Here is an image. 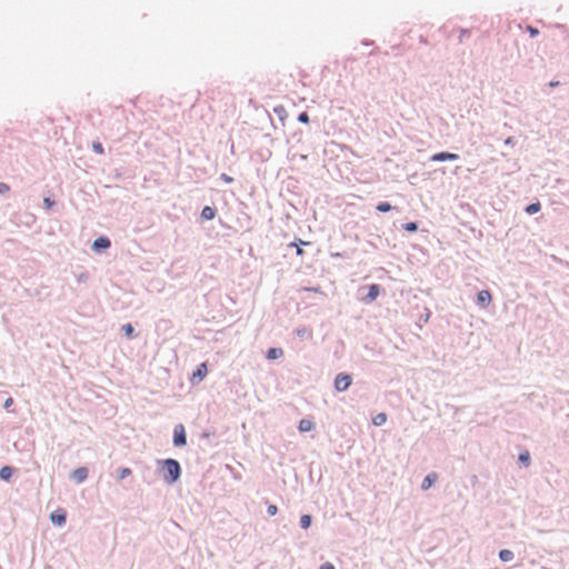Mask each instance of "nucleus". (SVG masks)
Masks as SVG:
<instances>
[{"label":"nucleus","instance_id":"1","mask_svg":"<svg viewBox=\"0 0 569 569\" xmlns=\"http://www.w3.org/2000/svg\"><path fill=\"white\" fill-rule=\"evenodd\" d=\"M161 470L163 472V479L168 483L176 482L180 477V465L174 459H166L161 462Z\"/></svg>","mask_w":569,"mask_h":569},{"label":"nucleus","instance_id":"2","mask_svg":"<svg viewBox=\"0 0 569 569\" xmlns=\"http://www.w3.org/2000/svg\"><path fill=\"white\" fill-rule=\"evenodd\" d=\"M351 382L352 378L350 375L339 373L335 379V388L338 391H345L350 387Z\"/></svg>","mask_w":569,"mask_h":569},{"label":"nucleus","instance_id":"3","mask_svg":"<svg viewBox=\"0 0 569 569\" xmlns=\"http://www.w3.org/2000/svg\"><path fill=\"white\" fill-rule=\"evenodd\" d=\"M173 443L177 447H181L187 443L186 430L182 425H177L174 427Z\"/></svg>","mask_w":569,"mask_h":569},{"label":"nucleus","instance_id":"4","mask_svg":"<svg viewBox=\"0 0 569 569\" xmlns=\"http://www.w3.org/2000/svg\"><path fill=\"white\" fill-rule=\"evenodd\" d=\"M492 297L490 291L488 290H481L477 296V302L480 307L486 308L491 302Z\"/></svg>","mask_w":569,"mask_h":569},{"label":"nucleus","instance_id":"5","mask_svg":"<svg viewBox=\"0 0 569 569\" xmlns=\"http://www.w3.org/2000/svg\"><path fill=\"white\" fill-rule=\"evenodd\" d=\"M208 373L207 363L202 362L198 366L197 370L192 373L191 381H201Z\"/></svg>","mask_w":569,"mask_h":569},{"label":"nucleus","instance_id":"6","mask_svg":"<svg viewBox=\"0 0 569 569\" xmlns=\"http://www.w3.org/2000/svg\"><path fill=\"white\" fill-rule=\"evenodd\" d=\"M51 521L57 526H62L66 522V512L61 509L51 513Z\"/></svg>","mask_w":569,"mask_h":569},{"label":"nucleus","instance_id":"7","mask_svg":"<svg viewBox=\"0 0 569 569\" xmlns=\"http://www.w3.org/2000/svg\"><path fill=\"white\" fill-rule=\"evenodd\" d=\"M456 159H458V154L450 153V152H439V153H435L431 157L432 161H447V160H456Z\"/></svg>","mask_w":569,"mask_h":569},{"label":"nucleus","instance_id":"8","mask_svg":"<svg viewBox=\"0 0 569 569\" xmlns=\"http://www.w3.org/2000/svg\"><path fill=\"white\" fill-rule=\"evenodd\" d=\"M111 242L107 237H99L93 241L92 248L97 251L101 249H108Z\"/></svg>","mask_w":569,"mask_h":569},{"label":"nucleus","instance_id":"9","mask_svg":"<svg viewBox=\"0 0 569 569\" xmlns=\"http://www.w3.org/2000/svg\"><path fill=\"white\" fill-rule=\"evenodd\" d=\"M88 477V469L84 468V467H80V468H77L76 470H73L72 472V478L77 481V482H82L87 479Z\"/></svg>","mask_w":569,"mask_h":569},{"label":"nucleus","instance_id":"10","mask_svg":"<svg viewBox=\"0 0 569 569\" xmlns=\"http://www.w3.org/2000/svg\"><path fill=\"white\" fill-rule=\"evenodd\" d=\"M437 479L438 475L436 472L429 473L421 483L422 490L429 489L435 483V481H437Z\"/></svg>","mask_w":569,"mask_h":569},{"label":"nucleus","instance_id":"11","mask_svg":"<svg viewBox=\"0 0 569 569\" xmlns=\"http://www.w3.org/2000/svg\"><path fill=\"white\" fill-rule=\"evenodd\" d=\"M315 427V423L312 420L310 419H301L299 421V426H298V429L300 432H308L310 430H312Z\"/></svg>","mask_w":569,"mask_h":569},{"label":"nucleus","instance_id":"12","mask_svg":"<svg viewBox=\"0 0 569 569\" xmlns=\"http://www.w3.org/2000/svg\"><path fill=\"white\" fill-rule=\"evenodd\" d=\"M283 356V350L281 348H270L267 351V358L269 360H274L281 358Z\"/></svg>","mask_w":569,"mask_h":569},{"label":"nucleus","instance_id":"13","mask_svg":"<svg viewBox=\"0 0 569 569\" xmlns=\"http://www.w3.org/2000/svg\"><path fill=\"white\" fill-rule=\"evenodd\" d=\"M380 293V288L378 284H371L369 287V292H368V296H367V300L368 301H373L377 299V297L379 296Z\"/></svg>","mask_w":569,"mask_h":569},{"label":"nucleus","instance_id":"14","mask_svg":"<svg viewBox=\"0 0 569 569\" xmlns=\"http://www.w3.org/2000/svg\"><path fill=\"white\" fill-rule=\"evenodd\" d=\"M201 217L206 220H211L216 217V210L212 207H204L201 211Z\"/></svg>","mask_w":569,"mask_h":569},{"label":"nucleus","instance_id":"15","mask_svg":"<svg viewBox=\"0 0 569 569\" xmlns=\"http://www.w3.org/2000/svg\"><path fill=\"white\" fill-rule=\"evenodd\" d=\"M13 475V469L9 466H4L0 469V478L8 481Z\"/></svg>","mask_w":569,"mask_h":569},{"label":"nucleus","instance_id":"16","mask_svg":"<svg viewBox=\"0 0 569 569\" xmlns=\"http://www.w3.org/2000/svg\"><path fill=\"white\" fill-rule=\"evenodd\" d=\"M499 558L502 561H510L513 559V552L508 549H503L499 552Z\"/></svg>","mask_w":569,"mask_h":569},{"label":"nucleus","instance_id":"17","mask_svg":"<svg viewBox=\"0 0 569 569\" xmlns=\"http://www.w3.org/2000/svg\"><path fill=\"white\" fill-rule=\"evenodd\" d=\"M540 208H541L540 203L539 202H535V203L529 204L526 208V212L529 213V214H533V213H537L540 210Z\"/></svg>","mask_w":569,"mask_h":569},{"label":"nucleus","instance_id":"18","mask_svg":"<svg viewBox=\"0 0 569 569\" xmlns=\"http://www.w3.org/2000/svg\"><path fill=\"white\" fill-rule=\"evenodd\" d=\"M310 525H311V517L309 515H303L300 518V526H301V528L307 529V528L310 527Z\"/></svg>","mask_w":569,"mask_h":569},{"label":"nucleus","instance_id":"19","mask_svg":"<svg viewBox=\"0 0 569 569\" xmlns=\"http://www.w3.org/2000/svg\"><path fill=\"white\" fill-rule=\"evenodd\" d=\"M387 421V416L385 413H378L375 418H373V423L376 426H381L383 425L385 422Z\"/></svg>","mask_w":569,"mask_h":569},{"label":"nucleus","instance_id":"20","mask_svg":"<svg viewBox=\"0 0 569 569\" xmlns=\"http://www.w3.org/2000/svg\"><path fill=\"white\" fill-rule=\"evenodd\" d=\"M392 209L391 204L388 202H381L377 206V210L380 212H388Z\"/></svg>","mask_w":569,"mask_h":569},{"label":"nucleus","instance_id":"21","mask_svg":"<svg viewBox=\"0 0 569 569\" xmlns=\"http://www.w3.org/2000/svg\"><path fill=\"white\" fill-rule=\"evenodd\" d=\"M519 460L523 463V465H529V461H530V455L528 451H525V452H521L519 455Z\"/></svg>","mask_w":569,"mask_h":569},{"label":"nucleus","instance_id":"22","mask_svg":"<svg viewBox=\"0 0 569 569\" xmlns=\"http://www.w3.org/2000/svg\"><path fill=\"white\" fill-rule=\"evenodd\" d=\"M403 229L409 232H415V231H417L418 226L416 222H408V223L403 224Z\"/></svg>","mask_w":569,"mask_h":569},{"label":"nucleus","instance_id":"23","mask_svg":"<svg viewBox=\"0 0 569 569\" xmlns=\"http://www.w3.org/2000/svg\"><path fill=\"white\" fill-rule=\"evenodd\" d=\"M122 329L128 338H132L133 327L130 323L124 325Z\"/></svg>","mask_w":569,"mask_h":569},{"label":"nucleus","instance_id":"24","mask_svg":"<svg viewBox=\"0 0 569 569\" xmlns=\"http://www.w3.org/2000/svg\"><path fill=\"white\" fill-rule=\"evenodd\" d=\"M92 149H93V151H94L96 153H98V154H102V153H103V147H102V144H101L100 142H98V141H94V142L92 143Z\"/></svg>","mask_w":569,"mask_h":569},{"label":"nucleus","instance_id":"25","mask_svg":"<svg viewBox=\"0 0 569 569\" xmlns=\"http://www.w3.org/2000/svg\"><path fill=\"white\" fill-rule=\"evenodd\" d=\"M131 475V470L129 468H122L119 471V479H124L126 477Z\"/></svg>","mask_w":569,"mask_h":569},{"label":"nucleus","instance_id":"26","mask_svg":"<svg viewBox=\"0 0 569 569\" xmlns=\"http://www.w3.org/2000/svg\"><path fill=\"white\" fill-rule=\"evenodd\" d=\"M9 191H10V187L4 182H0V194H4Z\"/></svg>","mask_w":569,"mask_h":569},{"label":"nucleus","instance_id":"27","mask_svg":"<svg viewBox=\"0 0 569 569\" xmlns=\"http://www.w3.org/2000/svg\"><path fill=\"white\" fill-rule=\"evenodd\" d=\"M277 512H278V507H277V506H274V505H270V506L268 507V513H269V516H274V515H277Z\"/></svg>","mask_w":569,"mask_h":569},{"label":"nucleus","instance_id":"28","mask_svg":"<svg viewBox=\"0 0 569 569\" xmlns=\"http://www.w3.org/2000/svg\"><path fill=\"white\" fill-rule=\"evenodd\" d=\"M527 30H528V32H529V34H530L531 37H536V36L539 33L538 29H536V28H533V27H531V26H528V27H527Z\"/></svg>","mask_w":569,"mask_h":569},{"label":"nucleus","instance_id":"29","mask_svg":"<svg viewBox=\"0 0 569 569\" xmlns=\"http://www.w3.org/2000/svg\"><path fill=\"white\" fill-rule=\"evenodd\" d=\"M299 121L300 122H303V123H308L309 122V116L306 113V112H302L300 116H299Z\"/></svg>","mask_w":569,"mask_h":569},{"label":"nucleus","instance_id":"30","mask_svg":"<svg viewBox=\"0 0 569 569\" xmlns=\"http://www.w3.org/2000/svg\"><path fill=\"white\" fill-rule=\"evenodd\" d=\"M290 246L297 248V254L298 256H302L303 254V250L300 248V246L298 243L292 242V243H290Z\"/></svg>","mask_w":569,"mask_h":569},{"label":"nucleus","instance_id":"31","mask_svg":"<svg viewBox=\"0 0 569 569\" xmlns=\"http://www.w3.org/2000/svg\"><path fill=\"white\" fill-rule=\"evenodd\" d=\"M320 569H335V566L330 562H325L321 565Z\"/></svg>","mask_w":569,"mask_h":569},{"label":"nucleus","instance_id":"32","mask_svg":"<svg viewBox=\"0 0 569 569\" xmlns=\"http://www.w3.org/2000/svg\"><path fill=\"white\" fill-rule=\"evenodd\" d=\"M43 202L48 209H50L53 206V201L50 200L49 198H46Z\"/></svg>","mask_w":569,"mask_h":569},{"label":"nucleus","instance_id":"33","mask_svg":"<svg viewBox=\"0 0 569 569\" xmlns=\"http://www.w3.org/2000/svg\"><path fill=\"white\" fill-rule=\"evenodd\" d=\"M12 403H13L12 398H8V399L4 401V408H9Z\"/></svg>","mask_w":569,"mask_h":569},{"label":"nucleus","instance_id":"34","mask_svg":"<svg viewBox=\"0 0 569 569\" xmlns=\"http://www.w3.org/2000/svg\"><path fill=\"white\" fill-rule=\"evenodd\" d=\"M221 178L226 181V182H231L232 181V178L231 177H228L227 174H222Z\"/></svg>","mask_w":569,"mask_h":569},{"label":"nucleus","instance_id":"35","mask_svg":"<svg viewBox=\"0 0 569 569\" xmlns=\"http://www.w3.org/2000/svg\"><path fill=\"white\" fill-rule=\"evenodd\" d=\"M558 84H559V82H558V81H555V82L552 81V82H550V83H549V86H550V87H556V86H558Z\"/></svg>","mask_w":569,"mask_h":569},{"label":"nucleus","instance_id":"36","mask_svg":"<svg viewBox=\"0 0 569 569\" xmlns=\"http://www.w3.org/2000/svg\"><path fill=\"white\" fill-rule=\"evenodd\" d=\"M300 243H301V244H309V242H308V241H301V240H300Z\"/></svg>","mask_w":569,"mask_h":569},{"label":"nucleus","instance_id":"37","mask_svg":"<svg viewBox=\"0 0 569 569\" xmlns=\"http://www.w3.org/2000/svg\"><path fill=\"white\" fill-rule=\"evenodd\" d=\"M311 290H312V291H315V292H319V289H318V288H313V289H311Z\"/></svg>","mask_w":569,"mask_h":569},{"label":"nucleus","instance_id":"38","mask_svg":"<svg viewBox=\"0 0 569 569\" xmlns=\"http://www.w3.org/2000/svg\"><path fill=\"white\" fill-rule=\"evenodd\" d=\"M181 569H183V568H181Z\"/></svg>","mask_w":569,"mask_h":569}]
</instances>
